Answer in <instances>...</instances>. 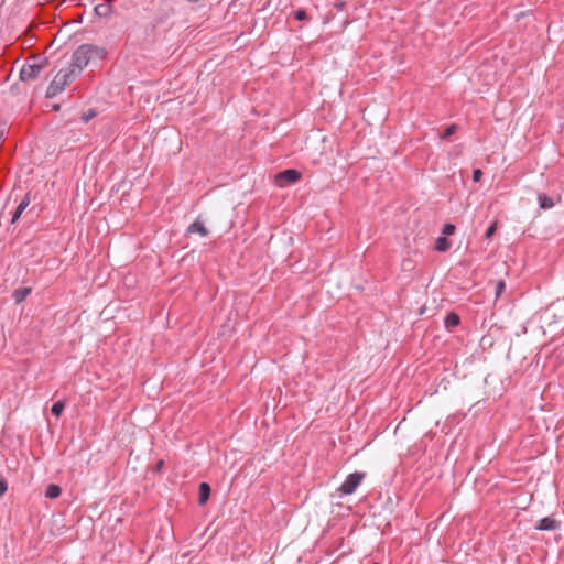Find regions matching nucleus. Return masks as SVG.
Returning <instances> with one entry per match:
<instances>
[{
  "label": "nucleus",
  "mask_w": 564,
  "mask_h": 564,
  "mask_svg": "<svg viewBox=\"0 0 564 564\" xmlns=\"http://www.w3.org/2000/svg\"><path fill=\"white\" fill-rule=\"evenodd\" d=\"M107 51L104 47L93 44H82L72 54L70 64L67 66L74 74L79 76L83 69L95 59H104Z\"/></svg>",
  "instance_id": "obj_1"
},
{
  "label": "nucleus",
  "mask_w": 564,
  "mask_h": 564,
  "mask_svg": "<svg viewBox=\"0 0 564 564\" xmlns=\"http://www.w3.org/2000/svg\"><path fill=\"white\" fill-rule=\"evenodd\" d=\"M78 76L74 74V70L65 67L62 68L51 82L46 89V98H54L62 93L68 85H70Z\"/></svg>",
  "instance_id": "obj_2"
},
{
  "label": "nucleus",
  "mask_w": 564,
  "mask_h": 564,
  "mask_svg": "<svg viewBox=\"0 0 564 564\" xmlns=\"http://www.w3.org/2000/svg\"><path fill=\"white\" fill-rule=\"evenodd\" d=\"M365 473L355 471L352 474H349L344 482L338 488V491L343 495H351L356 491V489L359 487L361 481L365 478Z\"/></svg>",
  "instance_id": "obj_3"
},
{
  "label": "nucleus",
  "mask_w": 564,
  "mask_h": 564,
  "mask_svg": "<svg viewBox=\"0 0 564 564\" xmlns=\"http://www.w3.org/2000/svg\"><path fill=\"white\" fill-rule=\"evenodd\" d=\"M301 173L294 169H286L275 175V182L279 186L284 187L294 184L301 178Z\"/></svg>",
  "instance_id": "obj_4"
},
{
  "label": "nucleus",
  "mask_w": 564,
  "mask_h": 564,
  "mask_svg": "<svg viewBox=\"0 0 564 564\" xmlns=\"http://www.w3.org/2000/svg\"><path fill=\"white\" fill-rule=\"evenodd\" d=\"M42 68L41 64H25L20 70V79L23 82L33 80L39 77Z\"/></svg>",
  "instance_id": "obj_5"
},
{
  "label": "nucleus",
  "mask_w": 564,
  "mask_h": 564,
  "mask_svg": "<svg viewBox=\"0 0 564 564\" xmlns=\"http://www.w3.org/2000/svg\"><path fill=\"white\" fill-rule=\"evenodd\" d=\"M558 528V522L552 517H545L538 521L535 529L540 531H553Z\"/></svg>",
  "instance_id": "obj_6"
},
{
  "label": "nucleus",
  "mask_w": 564,
  "mask_h": 564,
  "mask_svg": "<svg viewBox=\"0 0 564 564\" xmlns=\"http://www.w3.org/2000/svg\"><path fill=\"white\" fill-rule=\"evenodd\" d=\"M30 203H31V194L26 193L25 196L20 202V204L18 205L14 213L12 214L11 224H15L19 220L22 213L26 209V207L30 205Z\"/></svg>",
  "instance_id": "obj_7"
},
{
  "label": "nucleus",
  "mask_w": 564,
  "mask_h": 564,
  "mask_svg": "<svg viewBox=\"0 0 564 564\" xmlns=\"http://www.w3.org/2000/svg\"><path fill=\"white\" fill-rule=\"evenodd\" d=\"M94 11L96 15L107 18L112 12V6L110 2L102 0V2L95 6Z\"/></svg>",
  "instance_id": "obj_8"
},
{
  "label": "nucleus",
  "mask_w": 564,
  "mask_h": 564,
  "mask_svg": "<svg viewBox=\"0 0 564 564\" xmlns=\"http://www.w3.org/2000/svg\"><path fill=\"white\" fill-rule=\"evenodd\" d=\"M187 234H199L202 237L208 236L209 231L200 220H195L187 228Z\"/></svg>",
  "instance_id": "obj_9"
},
{
  "label": "nucleus",
  "mask_w": 564,
  "mask_h": 564,
  "mask_svg": "<svg viewBox=\"0 0 564 564\" xmlns=\"http://www.w3.org/2000/svg\"><path fill=\"white\" fill-rule=\"evenodd\" d=\"M210 491H212V488L210 486L207 484V482H202L199 485V489H198V502L199 505H205L209 497H210Z\"/></svg>",
  "instance_id": "obj_10"
},
{
  "label": "nucleus",
  "mask_w": 564,
  "mask_h": 564,
  "mask_svg": "<svg viewBox=\"0 0 564 564\" xmlns=\"http://www.w3.org/2000/svg\"><path fill=\"white\" fill-rule=\"evenodd\" d=\"M30 293L31 288H19L13 291L12 297L15 303H21L28 297Z\"/></svg>",
  "instance_id": "obj_11"
},
{
  "label": "nucleus",
  "mask_w": 564,
  "mask_h": 564,
  "mask_svg": "<svg viewBox=\"0 0 564 564\" xmlns=\"http://www.w3.org/2000/svg\"><path fill=\"white\" fill-rule=\"evenodd\" d=\"M460 324V317L458 314L451 312L446 315L444 319V325L446 328H454Z\"/></svg>",
  "instance_id": "obj_12"
},
{
  "label": "nucleus",
  "mask_w": 564,
  "mask_h": 564,
  "mask_svg": "<svg viewBox=\"0 0 564 564\" xmlns=\"http://www.w3.org/2000/svg\"><path fill=\"white\" fill-rule=\"evenodd\" d=\"M452 243L446 237H438L435 242V250L438 252H446L451 249Z\"/></svg>",
  "instance_id": "obj_13"
},
{
  "label": "nucleus",
  "mask_w": 564,
  "mask_h": 564,
  "mask_svg": "<svg viewBox=\"0 0 564 564\" xmlns=\"http://www.w3.org/2000/svg\"><path fill=\"white\" fill-rule=\"evenodd\" d=\"M62 494V489L56 484H50L45 489V497L50 499L58 498Z\"/></svg>",
  "instance_id": "obj_14"
},
{
  "label": "nucleus",
  "mask_w": 564,
  "mask_h": 564,
  "mask_svg": "<svg viewBox=\"0 0 564 564\" xmlns=\"http://www.w3.org/2000/svg\"><path fill=\"white\" fill-rule=\"evenodd\" d=\"M538 199L542 209H549L554 206L553 199L545 194H539Z\"/></svg>",
  "instance_id": "obj_15"
},
{
  "label": "nucleus",
  "mask_w": 564,
  "mask_h": 564,
  "mask_svg": "<svg viewBox=\"0 0 564 564\" xmlns=\"http://www.w3.org/2000/svg\"><path fill=\"white\" fill-rule=\"evenodd\" d=\"M64 409H65V401L59 400L52 405L51 412L53 415L58 417L63 413Z\"/></svg>",
  "instance_id": "obj_16"
},
{
  "label": "nucleus",
  "mask_w": 564,
  "mask_h": 564,
  "mask_svg": "<svg viewBox=\"0 0 564 564\" xmlns=\"http://www.w3.org/2000/svg\"><path fill=\"white\" fill-rule=\"evenodd\" d=\"M97 116V111L93 108L88 109L87 111L83 112L80 116V120L84 123H88L91 119H94Z\"/></svg>",
  "instance_id": "obj_17"
},
{
  "label": "nucleus",
  "mask_w": 564,
  "mask_h": 564,
  "mask_svg": "<svg viewBox=\"0 0 564 564\" xmlns=\"http://www.w3.org/2000/svg\"><path fill=\"white\" fill-rule=\"evenodd\" d=\"M455 225L448 223L443 226L442 234L444 235V237L452 236L455 234Z\"/></svg>",
  "instance_id": "obj_18"
},
{
  "label": "nucleus",
  "mask_w": 564,
  "mask_h": 564,
  "mask_svg": "<svg viewBox=\"0 0 564 564\" xmlns=\"http://www.w3.org/2000/svg\"><path fill=\"white\" fill-rule=\"evenodd\" d=\"M294 19H296L297 21H307L308 15L304 9H297L296 11H294Z\"/></svg>",
  "instance_id": "obj_19"
},
{
  "label": "nucleus",
  "mask_w": 564,
  "mask_h": 564,
  "mask_svg": "<svg viewBox=\"0 0 564 564\" xmlns=\"http://www.w3.org/2000/svg\"><path fill=\"white\" fill-rule=\"evenodd\" d=\"M457 130V126L456 124H451L448 126L442 133V139H447L449 138L451 135H453Z\"/></svg>",
  "instance_id": "obj_20"
},
{
  "label": "nucleus",
  "mask_w": 564,
  "mask_h": 564,
  "mask_svg": "<svg viewBox=\"0 0 564 564\" xmlns=\"http://www.w3.org/2000/svg\"><path fill=\"white\" fill-rule=\"evenodd\" d=\"M8 482L3 476L0 475V498L7 492Z\"/></svg>",
  "instance_id": "obj_21"
},
{
  "label": "nucleus",
  "mask_w": 564,
  "mask_h": 564,
  "mask_svg": "<svg viewBox=\"0 0 564 564\" xmlns=\"http://www.w3.org/2000/svg\"><path fill=\"white\" fill-rule=\"evenodd\" d=\"M496 230H497V224H496V223H494V224H491V225L487 228V230H486V232H485V237H486L487 239L491 238V237L494 236V234L496 232Z\"/></svg>",
  "instance_id": "obj_22"
},
{
  "label": "nucleus",
  "mask_w": 564,
  "mask_h": 564,
  "mask_svg": "<svg viewBox=\"0 0 564 564\" xmlns=\"http://www.w3.org/2000/svg\"><path fill=\"white\" fill-rule=\"evenodd\" d=\"M482 177V171L480 169H475L473 171V181L474 182H479Z\"/></svg>",
  "instance_id": "obj_23"
},
{
  "label": "nucleus",
  "mask_w": 564,
  "mask_h": 564,
  "mask_svg": "<svg viewBox=\"0 0 564 564\" xmlns=\"http://www.w3.org/2000/svg\"><path fill=\"white\" fill-rule=\"evenodd\" d=\"M164 466V460L160 459L155 466H154V471H160Z\"/></svg>",
  "instance_id": "obj_24"
},
{
  "label": "nucleus",
  "mask_w": 564,
  "mask_h": 564,
  "mask_svg": "<svg viewBox=\"0 0 564 564\" xmlns=\"http://www.w3.org/2000/svg\"><path fill=\"white\" fill-rule=\"evenodd\" d=\"M505 289V282L503 281H499V283L497 284V295H499Z\"/></svg>",
  "instance_id": "obj_25"
},
{
  "label": "nucleus",
  "mask_w": 564,
  "mask_h": 564,
  "mask_svg": "<svg viewBox=\"0 0 564 564\" xmlns=\"http://www.w3.org/2000/svg\"><path fill=\"white\" fill-rule=\"evenodd\" d=\"M372 564H379V563H372Z\"/></svg>",
  "instance_id": "obj_26"
}]
</instances>
